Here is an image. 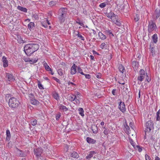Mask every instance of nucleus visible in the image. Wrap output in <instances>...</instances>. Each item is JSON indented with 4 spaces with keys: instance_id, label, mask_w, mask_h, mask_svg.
<instances>
[{
    "instance_id": "f257e3e1",
    "label": "nucleus",
    "mask_w": 160,
    "mask_h": 160,
    "mask_svg": "<svg viewBox=\"0 0 160 160\" xmlns=\"http://www.w3.org/2000/svg\"><path fill=\"white\" fill-rule=\"evenodd\" d=\"M39 46L38 44L34 43H29L24 47V51L28 56H30L35 52L38 50Z\"/></svg>"
},
{
    "instance_id": "f03ea898",
    "label": "nucleus",
    "mask_w": 160,
    "mask_h": 160,
    "mask_svg": "<svg viewBox=\"0 0 160 160\" xmlns=\"http://www.w3.org/2000/svg\"><path fill=\"white\" fill-rule=\"evenodd\" d=\"M8 104L11 108H16L19 105L20 102L15 98L12 97L9 99Z\"/></svg>"
},
{
    "instance_id": "7ed1b4c3",
    "label": "nucleus",
    "mask_w": 160,
    "mask_h": 160,
    "mask_svg": "<svg viewBox=\"0 0 160 160\" xmlns=\"http://www.w3.org/2000/svg\"><path fill=\"white\" fill-rule=\"evenodd\" d=\"M145 127L146 128L144 131L145 135L144 138H146V132H149L152 129L154 128V123L151 120L148 121L146 123Z\"/></svg>"
},
{
    "instance_id": "20e7f679",
    "label": "nucleus",
    "mask_w": 160,
    "mask_h": 160,
    "mask_svg": "<svg viewBox=\"0 0 160 160\" xmlns=\"http://www.w3.org/2000/svg\"><path fill=\"white\" fill-rule=\"evenodd\" d=\"M157 30L155 22L152 20L148 21V31L149 32L151 33L153 31Z\"/></svg>"
},
{
    "instance_id": "39448f33",
    "label": "nucleus",
    "mask_w": 160,
    "mask_h": 160,
    "mask_svg": "<svg viewBox=\"0 0 160 160\" xmlns=\"http://www.w3.org/2000/svg\"><path fill=\"white\" fill-rule=\"evenodd\" d=\"M139 74V75L138 77L137 80L138 81L142 82L145 76V71L143 69H140Z\"/></svg>"
},
{
    "instance_id": "423d86ee",
    "label": "nucleus",
    "mask_w": 160,
    "mask_h": 160,
    "mask_svg": "<svg viewBox=\"0 0 160 160\" xmlns=\"http://www.w3.org/2000/svg\"><path fill=\"white\" fill-rule=\"evenodd\" d=\"M43 152V149L41 148H39L34 150V154L36 155L37 158L39 159Z\"/></svg>"
},
{
    "instance_id": "0eeeda50",
    "label": "nucleus",
    "mask_w": 160,
    "mask_h": 160,
    "mask_svg": "<svg viewBox=\"0 0 160 160\" xmlns=\"http://www.w3.org/2000/svg\"><path fill=\"white\" fill-rule=\"evenodd\" d=\"M67 9L66 8H61L58 11L59 16L66 17L67 13Z\"/></svg>"
},
{
    "instance_id": "6e6552de",
    "label": "nucleus",
    "mask_w": 160,
    "mask_h": 160,
    "mask_svg": "<svg viewBox=\"0 0 160 160\" xmlns=\"http://www.w3.org/2000/svg\"><path fill=\"white\" fill-rule=\"evenodd\" d=\"M118 108L123 113L126 112V109L124 102L121 101L119 102L118 105Z\"/></svg>"
},
{
    "instance_id": "1a4fd4ad",
    "label": "nucleus",
    "mask_w": 160,
    "mask_h": 160,
    "mask_svg": "<svg viewBox=\"0 0 160 160\" xmlns=\"http://www.w3.org/2000/svg\"><path fill=\"white\" fill-rule=\"evenodd\" d=\"M97 152L96 151H91L89 152V154L87 155L86 158L87 159H89L92 157H93V158H96V154L97 153Z\"/></svg>"
},
{
    "instance_id": "9d476101",
    "label": "nucleus",
    "mask_w": 160,
    "mask_h": 160,
    "mask_svg": "<svg viewBox=\"0 0 160 160\" xmlns=\"http://www.w3.org/2000/svg\"><path fill=\"white\" fill-rule=\"evenodd\" d=\"M105 14L108 18L110 19H112V18H115V19H117L118 18V16L115 14L112 11H110L109 12H105Z\"/></svg>"
},
{
    "instance_id": "9b49d317",
    "label": "nucleus",
    "mask_w": 160,
    "mask_h": 160,
    "mask_svg": "<svg viewBox=\"0 0 160 160\" xmlns=\"http://www.w3.org/2000/svg\"><path fill=\"white\" fill-rule=\"evenodd\" d=\"M17 154L18 156L20 157H25L26 156L27 154L23 151L19 150L18 148H17Z\"/></svg>"
},
{
    "instance_id": "f8f14e48",
    "label": "nucleus",
    "mask_w": 160,
    "mask_h": 160,
    "mask_svg": "<svg viewBox=\"0 0 160 160\" xmlns=\"http://www.w3.org/2000/svg\"><path fill=\"white\" fill-rule=\"evenodd\" d=\"M6 78H8L9 81H14L15 80L12 75L8 73H6Z\"/></svg>"
},
{
    "instance_id": "ddd939ff",
    "label": "nucleus",
    "mask_w": 160,
    "mask_h": 160,
    "mask_svg": "<svg viewBox=\"0 0 160 160\" xmlns=\"http://www.w3.org/2000/svg\"><path fill=\"white\" fill-rule=\"evenodd\" d=\"M2 62H3V66L4 68L7 67L8 66V61L6 57L3 56Z\"/></svg>"
},
{
    "instance_id": "4468645a",
    "label": "nucleus",
    "mask_w": 160,
    "mask_h": 160,
    "mask_svg": "<svg viewBox=\"0 0 160 160\" xmlns=\"http://www.w3.org/2000/svg\"><path fill=\"white\" fill-rule=\"evenodd\" d=\"M77 67L75 64L73 63L71 69V74L73 75L75 74L76 72V67Z\"/></svg>"
},
{
    "instance_id": "2eb2a0df",
    "label": "nucleus",
    "mask_w": 160,
    "mask_h": 160,
    "mask_svg": "<svg viewBox=\"0 0 160 160\" xmlns=\"http://www.w3.org/2000/svg\"><path fill=\"white\" fill-rule=\"evenodd\" d=\"M30 103L34 105H38L40 103L39 102L35 99V98H34L33 99H30Z\"/></svg>"
},
{
    "instance_id": "dca6fc26",
    "label": "nucleus",
    "mask_w": 160,
    "mask_h": 160,
    "mask_svg": "<svg viewBox=\"0 0 160 160\" xmlns=\"http://www.w3.org/2000/svg\"><path fill=\"white\" fill-rule=\"evenodd\" d=\"M91 129L93 133H97L98 131V127L95 125H92Z\"/></svg>"
},
{
    "instance_id": "f3484780",
    "label": "nucleus",
    "mask_w": 160,
    "mask_h": 160,
    "mask_svg": "<svg viewBox=\"0 0 160 160\" xmlns=\"http://www.w3.org/2000/svg\"><path fill=\"white\" fill-rule=\"evenodd\" d=\"M70 156L74 158H78L79 157L78 154L76 152L73 151L70 153Z\"/></svg>"
},
{
    "instance_id": "a211bd4d",
    "label": "nucleus",
    "mask_w": 160,
    "mask_h": 160,
    "mask_svg": "<svg viewBox=\"0 0 160 160\" xmlns=\"http://www.w3.org/2000/svg\"><path fill=\"white\" fill-rule=\"evenodd\" d=\"M87 142L89 144H94L96 142V140L89 137H87L86 138Z\"/></svg>"
},
{
    "instance_id": "6ab92c4d",
    "label": "nucleus",
    "mask_w": 160,
    "mask_h": 160,
    "mask_svg": "<svg viewBox=\"0 0 160 160\" xmlns=\"http://www.w3.org/2000/svg\"><path fill=\"white\" fill-rule=\"evenodd\" d=\"M132 64L133 67L137 70L138 67V62L135 61H133L132 62Z\"/></svg>"
},
{
    "instance_id": "aec40b11",
    "label": "nucleus",
    "mask_w": 160,
    "mask_h": 160,
    "mask_svg": "<svg viewBox=\"0 0 160 160\" xmlns=\"http://www.w3.org/2000/svg\"><path fill=\"white\" fill-rule=\"evenodd\" d=\"M6 133L7 135L6 140L8 141L10 140V138H11L10 132L9 130L8 129L6 130Z\"/></svg>"
},
{
    "instance_id": "412c9836",
    "label": "nucleus",
    "mask_w": 160,
    "mask_h": 160,
    "mask_svg": "<svg viewBox=\"0 0 160 160\" xmlns=\"http://www.w3.org/2000/svg\"><path fill=\"white\" fill-rule=\"evenodd\" d=\"M17 9L20 11L24 12H27V9L24 7L18 6L17 7Z\"/></svg>"
},
{
    "instance_id": "4be33fe9",
    "label": "nucleus",
    "mask_w": 160,
    "mask_h": 160,
    "mask_svg": "<svg viewBox=\"0 0 160 160\" xmlns=\"http://www.w3.org/2000/svg\"><path fill=\"white\" fill-rule=\"evenodd\" d=\"M59 108L60 110L63 111H66L68 110V108L62 104H60Z\"/></svg>"
},
{
    "instance_id": "5701e85b",
    "label": "nucleus",
    "mask_w": 160,
    "mask_h": 160,
    "mask_svg": "<svg viewBox=\"0 0 160 160\" xmlns=\"http://www.w3.org/2000/svg\"><path fill=\"white\" fill-rule=\"evenodd\" d=\"M68 98V100L71 102L75 100V99H76V96L73 94H72L70 96H69Z\"/></svg>"
},
{
    "instance_id": "b1692460",
    "label": "nucleus",
    "mask_w": 160,
    "mask_h": 160,
    "mask_svg": "<svg viewBox=\"0 0 160 160\" xmlns=\"http://www.w3.org/2000/svg\"><path fill=\"white\" fill-rule=\"evenodd\" d=\"M119 71L121 72L122 73H124L125 71L124 67L122 64H120L119 65L118 67Z\"/></svg>"
},
{
    "instance_id": "393cba45",
    "label": "nucleus",
    "mask_w": 160,
    "mask_h": 160,
    "mask_svg": "<svg viewBox=\"0 0 160 160\" xmlns=\"http://www.w3.org/2000/svg\"><path fill=\"white\" fill-rule=\"evenodd\" d=\"M153 42L156 43L158 41V36L156 34H154L152 36Z\"/></svg>"
},
{
    "instance_id": "a878e982",
    "label": "nucleus",
    "mask_w": 160,
    "mask_h": 160,
    "mask_svg": "<svg viewBox=\"0 0 160 160\" xmlns=\"http://www.w3.org/2000/svg\"><path fill=\"white\" fill-rule=\"evenodd\" d=\"M99 37L102 39H105L106 38V35L103 34L101 32H99L98 33Z\"/></svg>"
},
{
    "instance_id": "bb28decb",
    "label": "nucleus",
    "mask_w": 160,
    "mask_h": 160,
    "mask_svg": "<svg viewBox=\"0 0 160 160\" xmlns=\"http://www.w3.org/2000/svg\"><path fill=\"white\" fill-rule=\"evenodd\" d=\"M65 17H66L59 16L58 18L59 19L60 22L62 23L64 22L65 20Z\"/></svg>"
},
{
    "instance_id": "cd10ccee",
    "label": "nucleus",
    "mask_w": 160,
    "mask_h": 160,
    "mask_svg": "<svg viewBox=\"0 0 160 160\" xmlns=\"http://www.w3.org/2000/svg\"><path fill=\"white\" fill-rule=\"evenodd\" d=\"M150 50V54L152 56H154L155 54V51L154 49V48H152Z\"/></svg>"
},
{
    "instance_id": "c85d7f7f",
    "label": "nucleus",
    "mask_w": 160,
    "mask_h": 160,
    "mask_svg": "<svg viewBox=\"0 0 160 160\" xmlns=\"http://www.w3.org/2000/svg\"><path fill=\"white\" fill-rule=\"evenodd\" d=\"M78 110L79 111V114L82 117H83L84 116V110L82 108H80L78 109Z\"/></svg>"
},
{
    "instance_id": "c756f323",
    "label": "nucleus",
    "mask_w": 160,
    "mask_h": 160,
    "mask_svg": "<svg viewBox=\"0 0 160 160\" xmlns=\"http://www.w3.org/2000/svg\"><path fill=\"white\" fill-rule=\"evenodd\" d=\"M156 120L160 122V109L156 113Z\"/></svg>"
},
{
    "instance_id": "7c9ffc66",
    "label": "nucleus",
    "mask_w": 160,
    "mask_h": 160,
    "mask_svg": "<svg viewBox=\"0 0 160 160\" xmlns=\"http://www.w3.org/2000/svg\"><path fill=\"white\" fill-rule=\"evenodd\" d=\"M34 27V23L33 22H31L28 25V27L30 30H31V29Z\"/></svg>"
},
{
    "instance_id": "2f4dec72",
    "label": "nucleus",
    "mask_w": 160,
    "mask_h": 160,
    "mask_svg": "<svg viewBox=\"0 0 160 160\" xmlns=\"http://www.w3.org/2000/svg\"><path fill=\"white\" fill-rule=\"evenodd\" d=\"M44 66L45 69L48 71H51V69L50 68L49 66L47 64V63L45 62L43 64Z\"/></svg>"
},
{
    "instance_id": "473e14b6",
    "label": "nucleus",
    "mask_w": 160,
    "mask_h": 160,
    "mask_svg": "<svg viewBox=\"0 0 160 160\" xmlns=\"http://www.w3.org/2000/svg\"><path fill=\"white\" fill-rule=\"evenodd\" d=\"M105 32L109 35L110 37L112 36L113 37L114 36L112 32L111 31V30L108 29L106 30L105 31Z\"/></svg>"
},
{
    "instance_id": "72a5a7b5",
    "label": "nucleus",
    "mask_w": 160,
    "mask_h": 160,
    "mask_svg": "<svg viewBox=\"0 0 160 160\" xmlns=\"http://www.w3.org/2000/svg\"><path fill=\"white\" fill-rule=\"evenodd\" d=\"M38 58H36L34 59H30H30L29 60V62L31 64H32L33 63H36L38 61Z\"/></svg>"
},
{
    "instance_id": "f704fd0d",
    "label": "nucleus",
    "mask_w": 160,
    "mask_h": 160,
    "mask_svg": "<svg viewBox=\"0 0 160 160\" xmlns=\"http://www.w3.org/2000/svg\"><path fill=\"white\" fill-rule=\"evenodd\" d=\"M38 86L39 88L40 89H43L44 88H43V86L41 84L40 81H38Z\"/></svg>"
},
{
    "instance_id": "c9c22d12",
    "label": "nucleus",
    "mask_w": 160,
    "mask_h": 160,
    "mask_svg": "<svg viewBox=\"0 0 160 160\" xmlns=\"http://www.w3.org/2000/svg\"><path fill=\"white\" fill-rule=\"evenodd\" d=\"M54 98L57 100H58L59 99L58 94L57 92H55L53 95Z\"/></svg>"
},
{
    "instance_id": "e433bc0d",
    "label": "nucleus",
    "mask_w": 160,
    "mask_h": 160,
    "mask_svg": "<svg viewBox=\"0 0 160 160\" xmlns=\"http://www.w3.org/2000/svg\"><path fill=\"white\" fill-rule=\"evenodd\" d=\"M139 19V16L138 14H136L134 16V20L135 22L138 21Z\"/></svg>"
},
{
    "instance_id": "4c0bfd02",
    "label": "nucleus",
    "mask_w": 160,
    "mask_h": 160,
    "mask_svg": "<svg viewBox=\"0 0 160 160\" xmlns=\"http://www.w3.org/2000/svg\"><path fill=\"white\" fill-rule=\"evenodd\" d=\"M78 34H77V35L78 36V38H81V39L82 40H84V38L81 34H79V32L77 31Z\"/></svg>"
},
{
    "instance_id": "58836bf2",
    "label": "nucleus",
    "mask_w": 160,
    "mask_h": 160,
    "mask_svg": "<svg viewBox=\"0 0 160 160\" xmlns=\"http://www.w3.org/2000/svg\"><path fill=\"white\" fill-rule=\"evenodd\" d=\"M56 2L53 1H51L49 2V5L51 7H52L56 5Z\"/></svg>"
},
{
    "instance_id": "ea45409f",
    "label": "nucleus",
    "mask_w": 160,
    "mask_h": 160,
    "mask_svg": "<svg viewBox=\"0 0 160 160\" xmlns=\"http://www.w3.org/2000/svg\"><path fill=\"white\" fill-rule=\"evenodd\" d=\"M113 22L118 26H120L121 25V23L118 22L117 20H113Z\"/></svg>"
},
{
    "instance_id": "a19ab883",
    "label": "nucleus",
    "mask_w": 160,
    "mask_h": 160,
    "mask_svg": "<svg viewBox=\"0 0 160 160\" xmlns=\"http://www.w3.org/2000/svg\"><path fill=\"white\" fill-rule=\"evenodd\" d=\"M82 69L79 67L77 69L78 72L81 73L82 75H84V73L83 72H82Z\"/></svg>"
},
{
    "instance_id": "79ce46f5",
    "label": "nucleus",
    "mask_w": 160,
    "mask_h": 160,
    "mask_svg": "<svg viewBox=\"0 0 160 160\" xmlns=\"http://www.w3.org/2000/svg\"><path fill=\"white\" fill-rule=\"evenodd\" d=\"M58 74L62 76L63 74V72L62 69H59L58 70Z\"/></svg>"
},
{
    "instance_id": "37998d69",
    "label": "nucleus",
    "mask_w": 160,
    "mask_h": 160,
    "mask_svg": "<svg viewBox=\"0 0 160 160\" xmlns=\"http://www.w3.org/2000/svg\"><path fill=\"white\" fill-rule=\"evenodd\" d=\"M135 148L136 149H137L139 152H141L142 150V148L139 146L138 145H137Z\"/></svg>"
},
{
    "instance_id": "c03bdc74",
    "label": "nucleus",
    "mask_w": 160,
    "mask_h": 160,
    "mask_svg": "<svg viewBox=\"0 0 160 160\" xmlns=\"http://www.w3.org/2000/svg\"><path fill=\"white\" fill-rule=\"evenodd\" d=\"M61 116V113L59 112L58 114L56 115V120H58L60 118Z\"/></svg>"
},
{
    "instance_id": "a18cd8bd",
    "label": "nucleus",
    "mask_w": 160,
    "mask_h": 160,
    "mask_svg": "<svg viewBox=\"0 0 160 160\" xmlns=\"http://www.w3.org/2000/svg\"><path fill=\"white\" fill-rule=\"evenodd\" d=\"M106 6V4L105 2H103L101 3L99 5V6L101 8H104L105 6Z\"/></svg>"
},
{
    "instance_id": "49530a36",
    "label": "nucleus",
    "mask_w": 160,
    "mask_h": 160,
    "mask_svg": "<svg viewBox=\"0 0 160 160\" xmlns=\"http://www.w3.org/2000/svg\"><path fill=\"white\" fill-rule=\"evenodd\" d=\"M32 17L34 18L36 20H37L38 19V15L35 13L32 14Z\"/></svg>"
},
{
    "instance_id": "de8ad7c7",
    "label": "nucleus",
    "mask_w": 160,
    "mask_h": 160,
    "mask_svg": "<svg viewBox=\"0 0 160 160\" xmlns=\"http://www.w3.org/2000/svg\"><path fill=\"white\" fill-rule=\"evenodd\" d=\"M29 97L30 98V99H33L35 98L34 95L32 93H30L29 94Z\"/></svg>"
},
{
    "instance_id": "09e8293b",
    "label": "nucleus",
    "mask_w": 160,
    "mask_h": 160,
    "mask_svg": "<svg viewBox=\"0 0 160 160\" xmlns=\"http://www.w3.org/2000/svg\"><path fill=\"white\" fill-rule=\"evenodd\" d=\"M124 126L126 130L128 131L130 130V128L128 126L126 123V121L125 122V124H124Z\"/></svg>"
},
{
    "instance_id": "8fccbe9b",
    "label": "nucleus",
    "mask_w": 160,
    "mask_h": 160,
    "mask_svg": "<svg viewBox=\"0 0 160 160\" xmlns=\"http://www.w3.org/2000/svg\"><path fill=\"white\" fill-rule=\"evenodd\" d=\"M52 78L55 81H56L57 82H58L59 83H61L59 80L57 78L55 77H52Z\"/></svg>"
},
{
    "instance_id": "3c124183",
    "label": "nucleus",
    "mask_w": 160,
    "mask_h": 160,
    "mask_svg": "<svg viewBox=\"0 0 160 160\" xmlns=\"http://www.w3.org/2000/svg\"><path fill=\"white\" fill-rule=\"evenodd\" d=\"M95 97V98L97 97V98H100L102 97V95L100 94L97 93L96 94Z\"/></svg>"
},
{
    "instance_id": "603ef678",
    "label": "nucleus",
    "mask_w": 160,
    "mask_h": 160,
    "mask_svg": "<svg viewBox=\"0 0 160 160\" xmlns=\"http://www.w3.org/2000/svg\"><path fill=\"white\" fill-rule=\"evenodd\" d=\"M37 120L36 119H35L32 122V124L33 126H35L37 124Z\"/></svg>"
},
{
    "instance_id": "864d4df0",
    "label": "nucleus",
    "mask_w": 160,
    "mask_h": 160,
    "mask_svg": "<svg viewBox=\"0 0 160 160\" xmlns=\"http://www.w3.org/2000/svg\"><path fill=\"white\" fill-rule=\"evenodd\" d=\"M106 45V44L105 43L103 42L100 45V47L102 49H103L104 46Z\"/></svg>"
},
{
    "instance_id": "5fc2aeb1",
    "label": "nucleus",
    "mask_w": 160,
    "mask_h": 160,
    "mask_svg": "<svg viewBox=\"0 0 160 160\" xmlns=\"http://www.w3.org/2000/svg\"><path fill=\"white\" fill-rule=\"evenodd\" d=\"M146 80L148 82H149L151 80V78L150 77H149L148 75H147Z\"/></svg>"
},
{
    "instance_id": "6e6d98bb",
    "label": "nucleus",
    "mask_w": 160,
    "mask_h": 160,
    "mask_svg": "<svg viewBox=\"0 0 160 160\" xmlns=\"http://www.w3.org/2000/svg\"><path fill=\"white\" fill-rule=\"evenodd\" d=\"M145 157L146 160H151L150 157L147 154H145Z\"/></svg>"
},
{
    "instance_id": "4d7b16f0",
    "label": "nucleus",
    "mask_w": 160,
    "mask_h": 160,
    "mask_svg": "<svg viewBox=\"0 0 160 160\" xmlns=\"http://www.w3.org/2000/svg\"><path fill=\"white\" fill-rule=\"evenodd\" d=\"M108 128H105L104 131L103 133L105 135H107L108 134Z\"/></svg>"
},
{
    "instance_id": "13d9d810",
    "label": "nucleus",
    "mask_w": 160,
    "mask_h": 160,
    "mask_svg": "<svg viewBox=\"0 0 160 160\" xmlns=\"http://www.w3.org/2000/svg\"><path fill=\"white\" fill-rule=\"evenodd\" d=\"M83 75L85 76V78L87 79H88L91 78V75L90 74H84V75Z\"/></svg>"
},
{
    "instance_id": "bf43d9fd",
    "label": "nucleus",
    "mask_w": 160,
    "mask_h": 160,
    "mask_svg": "<svg viewBox=\"0 0 160 160\" xmlns=\"http://www.w3.org/2000/svg\"><path fill=\"white\" fill-rule=\"evenodd\" d=\"M41 26L43 27L46 28L48 27V25L46 23H44L43 22H41Z\"/></svg>"
},
{
    "instance_id": "052dcab7",
    "label": "nucleus",
    "mask_w": 160,
    "mask_h": 160,
    "mask_svg": "<svg viewBox=\"0 0 160 160\" xmlns=\"http://www.w3.org/2000/svg\"><path fill=\"white\" fill-rule=\"evenodd\" d=\"M96 76L98 78H100L102 77V74L100 73H98L96 75Z\"/></svg>"
},
{
    "instance_id": "680f3d73",
    "label": "nucleus",
    "mask_w": 160,
    "mask_h": 160,
    "mask_svg": "<svg viewBox=\"0 0 160 160\" xmlns=\"http://www.w3.org/2000/svg\"><path fill=\"white\" fill-rule=\"evenodd\" d=\"M76 22L77 23H78L79 25H81L82 26H83L84 25V24L82 22H80V21H76Z\"/></svg>"
},
{
    "instance_id": "e2e57ef3",
    "label": "nucleus",
    "mask_w": 160,
    "mask_h": 160,
    "mask_svg": "<svg viewBox=\"0 0 160 160\" xmlns=\"http://www.w3.org/2000/svg\"><path fill=\"white\" fill-rule=\"evenodd\" d=\"M152 48H154V44L152 42H151L150 43V48L149 49H151Z\"/></svg>"
},
{
    "instance_id": "0e129e2a",
    "label": "nucleus",
    "mask_w": 160,
    "mask_h": 160,
    "mask_svg": "<svg viewBox=\"0 0 160 160\" xmlns=\"http://www.w3.org/2000/svg\"><path fill=\"white\" fill-rule=\"evenodd\" d=\"M130 142L132 144V145L133 147L134 148H135V145L134 144V142L132 141V139H131L130 140Z\"/></svg>"
},
{
    "instance_id": "69168bd1",
    "label": "nucleus",
    "mask_w": 160,
    "mask_h": 160,
    "mask_svg": "<svg viewBox=\"0 0 160 160\" xmlns=\"http://www.w3.org/2000/svg\"><path fill=\"white\" fill-rule=\"evenodd\" d=\"M75 101H76L77 104H79L80 103V102L79 100L76 97V99H75Z\"/></svg>"
},
{
    "instance_id": "338daca9",
    "label": "nucleus",
    "mask_w": 160,
    "mask_h": 160,
    "mask_svg": "<svg viewBox=\"0 0 160 160\" xmlns=\"http://www.w3.org/2000/svg\"><path fill=\"white\" fill-rule=\"evenodd\" d=\"M116 91V90L114 89H113L112 91V92L114 95H116L115 93Z\"/></svg>"
},
{
    "instance_id": "774afa93",
    "label": "nucleus",
    "mask_w": 160,
    "mask_h": 160,
    "mask_svg": "<svg viewBox=\"0 0 160 160\" xmlns=\"http://www.w3.org/2000/svg\"><path fill=\"white\" fill-rule=\"evenodd\" d=\"M150 139L151 140H152V141H155V140H156L154 137L153 136H152L151 137Z\"/></svg>"
}]
</instances>
